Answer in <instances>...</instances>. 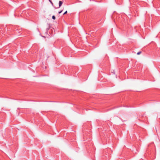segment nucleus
<instances>
[{"label": "nucleus", "mask_w": 160, "mask_h": 160, "mask_svg": "<svg viewBox=\"0 0 160 160\" xmlns=\"http://www.w3.org/2000/svg\"><path fill=\"white\" fill-rule=\"evenodd\" d=\"M63 3V2L62 1H60L59 2V7L56 8V9L58 8H60L62 5Z\"/></svg>", "instance_id": "f257e3e1"}, {"label": "nucleus", "mask_w": 160, "mask_h": 160, "mask_svg": "<svg viewBox=\"0 0 160 160\" xmlns=\"http://www.w3.org/2000/svg\"><path fill=\"white\" fill-rule=\"evenodd\" d=\"M49 2H50V3L51 4L52 6L54 7V8H55V9H56V8H55V7L54 6V5H53V2H52V1L51 0H48Z\"/></svg>", "instance_id": "f03ea898"}, {"label": "nucleus", "mask_w": 160, "mask_h": 160, "mask_svg": "<svg viewBox=\"0 0 160 160\" xmlns=\"http://www.w3.org/2000/svg\"><path fill=\"white\" fill-rule=\"evenodd\" d=\"M52 19H53V20H55V19H56V18H55V16H54V15L52 16Z\"/></svg>", "instance_id": "7ed1b4c3"}, {"label": "nucleus", "mask_w": 160, "mask_h": 160, "mask_svg": "<svg viewBox=\"0 0 160 160\" xmlns=\"http://www.w3.org/2000/svg\"><path fill=\"white\" fill-rule=\"evenodd\" d=\"M49 26H48V28H46V31H47V32L48 31V30H49Z\"/></svg>", "instance_id": "20e7f679"}, {"label": "nucleus", "mask_w": 160, "mask_h": 160, "mask_svg": "<svg viewBox=\"0 0 160 160\" xmlns=\"http://www.w3.org/2000/svg\"><path fill=\"white\" fill-rule=\"evenodd\" d=\"M141 53V52H139L137 53V55H139Z\"/></svg>", "instance_id": "39448f33"}, {"label": "nucleus", "mask_w": 160, "mask_h": 160, "mask_svg": "<svg viewBox=\"0 0 160 160\" xmlns=\"http://www.w3.org/2000/svg\"><path fill=\"white\" fill-rule=\"evenodd\" d=\"M67 11H66V12H64V13H63V15H65V14H67Z\"/></svg>", "instance_id": "423d86ee"}, {"label": "nucleus", "mask_w": 160, "mask_h": 160, "mask_svg": "<svg viewBox=\"0 0 160 160\" xmlns=\"http://www.w3.org/2000/svg\"><path fill=\"white\" fill-rule=\"evenodd\" d=\"M62 10H61V11H59L58 12V13H59V14L61 13L62 12Z\"/></svg>", "instance_id": "0eeeda50"}]
</instances>
